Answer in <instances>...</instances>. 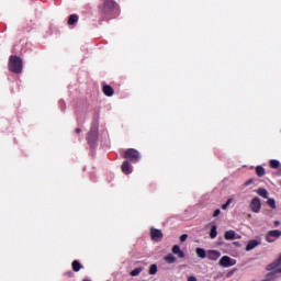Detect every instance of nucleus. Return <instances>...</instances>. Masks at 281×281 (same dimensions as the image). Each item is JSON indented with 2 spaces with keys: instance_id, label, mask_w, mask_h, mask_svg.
Listing matches in <instances>:
<instances>
[{
  "instance_id": "aec40b11",
  "label": "nucleus",
  "mask_w": 281,
  "mask_h": 281,
  "mask_svg": "<svg viewBox=\"0 0 281 281\" xmlns=\"http://www.w3.org/2000/svg\"><path fill=\"white\" fill-rule=\"evenodd\" d=\"M71 267H72V271H76V272L82 269V265L78 260H74L71 263Z\"/></svg>"
},
{
  "instance_id": "423d86ee",
  "label": "nucleus",
  "mask_w": 281,
  "mask_h": 281,
  "mask_svg": "<svg viewBox=\"0 0 281 281\" xmlns=\"http://www.w3.org/2000/svg\"><path fill=\"white\" fill-rule=\"evenodd\" d=\"M280 236H281L280 229L269 231L268 234L266 235V240L267 243H276V239L280 238Z\"/></svg>"
},
{
  "instance_id": "ddd939ff",
  "label": "nucleus",
  "mask_w": 281,
  "mask_h": 281,
  "mask_svg": "<svg viewBox=\"0 0 281 281\" xmlns=\"http://www.w3.org/2000/svg\"><path fill=\"white\" fill-rule=\"evenodd\" d=\"M95 137H98V127H92L88 136V142L91 144Z\"/></svg>"
},
{
  "instance_id": "a211bd4d",
  "label": "nucleus",
  "mask_w": 281,
  "mask_h": 281,
  "mask_svg": "<svg viewBox=\"0 0 281 281\" xmlns=\"http://www.w3.org/2000/svg\"><path fill=\"white\" fill-rule=\"evenodd\" d=\"M165 262H167L168 265H175V262H177V258L172 256V254L167 255L164 258Z\"/></svg>"
},
{
  "instance_id": "7c9ffc66",
  "label": "nucleus",
  "mask_w": 281,
  "mask_h": 281,
  "mask_svg": "<svg viewBox=\"0 0 281 281\" xmlns=\"http://www.w3.org/2000/svg\"><path fill=\"white\" fill-rule=\"evenodd\" d=\"M188 281H198V279H196V277L191 276V277L188 278Z\"/></svg>"
},
{
  "instance_id": "0eeeda50",
  "label": "nucleus",
  "mask_w": 281,
  "mask_h": 281,
  "mask_svg": "<svg viewBox=\"0 0 281 281\" xmlns=\"http://www.w3.org/2000/svg\"><path fill=\"white\" fill-rule=\"evenodd\" d=\"M150 236L154 243H161V240L164 239V233H161V229L151 228Z\"/></svg>"
},
{
  "instance_id": "c756f323",
  "label": "nucleus",
  "mask_w": 281,
  "mask_h": 281,
  "mask_svg": "<svg viewBox=\"0 0 281 281\" xmlns=\"http://www.w3.org/2000/svg\"><path fill=\"white\" fill-rule=\"evenodd\" d=\"M251 183H254V180H252V179L246 181V182L244 183V186H245V188H247V186H251Z\"/></svg>"
},
{
  "instance_id": "dca6fc26",
  "label": "nucleus",
  "mask_w": 281,
  "mask_h": 281,
  "mask_svg": "<svg viewBox=\"0 0 281 281\" xmlns=\"http://www.w3.org/2000/svg\"><path fill=\"white\" fill-rule=\"evenodd\" d=\"M224 238L226 240H234L236 238V232L235 231H227L225 234H224Z\"/></svg>"
},
{
  "instance_id": "f257e3e1",
  "label": "nucleus",
  "mask_w": 281,
  "mask_h": 281,
  "mask_svg": "<svg viewBox=\"0 0 281 281\" xmlns=\"http://www.w3.org/2000/svg\"><path fill=\"white\" fill-rule=\"evenodd\" d=\"M9 69L13 74H21V71H23V59L12 55L9 59Z\"/></svg>"
},
{
  "instance_id": "cd10ccee",
  "label": "nucleus",
  "mask_w": 281,
  "mask_h": 281,
  "mask_svg": "<svg viewBox=\"0 0 281 281\" xmlns=\"http://www.w3.org/2000/svg\"><path fill=\"white\" fill-rule=\"evenodd\" d=\"M188 240V234H183L180 236V243H186Z\"/></svg>"
},
{
  "instance_id": "2eb2a0df",
  "label": "nucleus",
  "mask_w": 281,
  "mask_h": 281,
  "mask_svg": "<svg viewBox=\"0 0 281 281\" xmlns=\"http://www.w3.org/2000/svg\"><path fill=\"white\" fill-rule=\"evenodd\" d=\"M195 254H196L198 258H201L202 260L207 258V251H205V249H203V248H196Z\"/></svg>"
},
{
  "instance_id": "9b49d317",
  "label": "nucleus",
  "mask_w": 281,
  "mask_h": 281,
  "mask_svg": "<svg viewBox=\"0 0 281 281\" xmlns=\"http://www.w3.org/2000/svg\"><path fill=\"white\" fill-rule=\"evenodd\" d=\"M258 245H260V240L251 239L250 241H248V244L246 246V251H251L252 249H256V247H258Z\"/></svg>"
},
{
  "instance_id": "4be33fe9",
  "label": "nucleus",
  "mask_w": 281,
  "mask_h": 281,
  "mask_svg": "<svg viewBox=\"0 0 281 281\" xmlns=\"http://www.w3.org/2000/svg\"><path fill=\"white\" fill-rule=\"evenodd\" d=\"M142 271H144V268H140V267L136 268L130 272V276H132L133 278H136V276H139V273H142Z\"/></svg>"
},
{
  "instance_id": "f3484780",
  "label": "nucleus",
  "mask_w": 281,
  "mask_h": 281,
  "mask_svg": "<svg viewBox=\"0 0 281 281\" xmlns=\"http://www.w3.org/2000/svg\"><path fill=\"white\" fill-rule=\"evenodd\" d=\"M103 93L108 98H111L113 95V93H114L113 88L111 86H104L103 87Z\"/></svg>"
},
{
  "instance_id": "393cba45",
  "label": "nucleus",
  "mask_w": 281,
  "mask_h": 281,
  "mask_svg": "<svg viewBox=\"0 0 281 281\" xmlns=\"http://www.w3.org/2000/svg\"><path fill=\"white\" fill-rule=\"evenodd\" d=\"M270 168H273L274 170H278V168H280V161L270 160Z\"/></svg>"
},
{
  "instance_id": "9d476101",
  "label": "nucleus",
  "mask_w": 281,
  "mask_h": 281,
  "mask_svg": "<svg viewBox=\"0 0 281 281\" xmlns=\"http://www.w3.org/2000/svg\"><path fill=\"white\" fill-rule=\"evenodd\" d=\"M121 170L122 172H124V175H131L133 172V169L131 168V164L128 162V160H125L122 164Z\"/></svg>"
},
{
  "instance_id": "f704fd0d",
  "label": "nucleus",
  "mask_w": 281,
  "mask_h": 281,
  "mask_svg": "<svg viewBox=\"0 0 281 281\" xmlns=\"http://www.w3.org/2000/svg\"><path fill=\"white\" fill-rule=\"evenodd\" d=\"M83 281H91V280H83Z\"/></svg>"
},
{
  "instance_id": "5701e85b",
  "label": "nucleus",
  "mask_w": 281,
  "mask_h": 281,
  "mask_svg": "<svg viewBox=\"0 0 281 281\" xmlns=\"http://www.w3.org/2000/svg\"><path fill=\"white\" fill-rule=\"evenodd\" d=\"M267 205H269V207H271V210H276V199H273V198L268 199Z\"/></svg>"
},
{
  "instance_id": "bb28decb",
  "label": "nucleus",
  "mask_w": 281,
  "mask_h": 281,
  "mask_svg": "<svg viewBox=\"0 0 281 281\" xmlns=\"http://www.w3.org/2000/svg\"><path fill=\"white\" fill-rule=\"evenodd\" d=\"M234 199H228L225 204L222 205V210H227L232 205Z\"/></svg>"
},
{
  "instance_id": "473e14b6",
  "label": "nucleus",
  "mask_w": 281,
  "mask_h": 281,
  "mask_svg": "<svg viewBox=\"0 0 281 281\" xmlns=\"http://www.w3.org/2000/svg\"><path fill=\"white\" fill-rule=\"evenodd\" d=\"M81 132V130L80 128H76V133H80Z\"/></svg>"
},
{
  "instance_id": "39448f33",
  "label": "nucleus",
  "mask_w": 281,
  "mask_h": 281,
  "mask_svg": "<svg viewBox=\"0 0 281 281\" xmlns=\"http://www.w3.org/2000/svg\"><path fill=\"white\" fill-rule=\"evenodd\" d=\"M220 267H224L225 269L229 267H234L236 265V259L231 258L229 256H223L218 262Z\"/></svg>"
},
{
  "instance_id": "412c9836",
  "label": "nucleus",
  "mask_w": 281,
  "mask_h": 281,
  "mask_svg": "<svg viewBox=\"0 0 281 281\" xmlns=\"http://www.w3.org/2000/svg\"><path fill=\"white\" fill-rule=\"evenodd\" d=\"M78 23V15L71 14L68 19V25H76Z\"/></svg>"
},
{
  "instance_id": "6ab92c4d",
  "label": "nucleus",
  "mask_w": 281,
  "mask_h": 281,
  "mask_svg": "<svg viewBox=\"0 0 281 281\" xmlns=\"http://www.w3.org/2000/svg\"><path fill=\"white\" fill-rule=\"evenodd\" d=\"M218 227L216 225H213L210 231V238L214 239L216 236H218Z\"/></svg>"
},
{
  "instance_id": "f8f14e48",
  "label": "nucleus",
  "mask_w": 281,
  "mask_h": 281,
  "mask_svg": "<svg viewBox=\"0 0 281 281\" xmlns=\"http://www.w3.org/2000/svg\"><path fill=\"white\" fill-rule=\"evenodd\" d=\"M104 8H105L106 10L112 11V10H115V9L117 8V4H116L115 1H113V0H105V1H104Z\"/></svg>"
},
{
  "instance_id": "1a4fd4ad",
  "label": "nucleus",
  "mask_w": 281,
  "mask_h": 281,
  "mask_svg": "<svg viewBox=\"0 0 281 281\" xmlns=\"http://www.w3.org/2000/svg\"><path fill=\"white\" fill-rule=\"evenodd\" d=\"M171 251L175 256H178V258H186V252L181 250V247L179 245H175Z\"/></svg>"
},
{
  "instance_id": "6e6552de",
  "label": "nucleus",
  "mask_w": 281,
  "mask_h": 281,
  "mask_svg": "<svg viewBox=\"0 0 281 281\" xmlns=\"http://www.w3.org/2000/svg\"><path fill=\"white\" fill-rule=\"evenodd\" d=\"M206 258H209V260L216 261V260H218V258H221V251H218V250H207L206 251Z\"/></svg>"
},
{
  "instance_id": "f03ea898",
  "label": "nucleus",
  "mask_w": 281,
  "mask_h": 281,
  "mask_svg": "<svg viewBox=\"0 0 281 281\" xmlns=\"http://www.w3.org/2000/svg\"><path fill=\"white\" fill-rule=\"evenodd\" d=\"M125 159H130L132 164H137V161L140 159L139 151L133 148L127 149L125 151Z\"/></svg>"
},
{
  "instance_id": "c85d7f7f",
  "label": "nucleus",
  "mask_w": 281,
  "mask_h": 281,
  "mask_svg": "<svg viewBox=\"0 0 281 281\" xmlns=\"http://www.w3.org/2000/svg\"><path fill=\"white\" fill-rule=\"evenodd\" d=\"M220 214H221V211L216 209L213 213V218H216V216H218Z\"/></svg>"
},
{
  "instance_id": "4468645a",
  "label": "nucleus",
  "mask_w": 281,
  "mask_h": 281,
  "mask_svg": "<svg viewBox=\"0 0 281 281\" xmlns=\"http://www.w3.org/2000/svg\"><path fill=\"white\" fill-rule=\"evenodd\" d=\"M257 194L259 195V196H261L262 199H269V191H267V189H265V188H259V189H257Z\"/></svg>"
},
{
  "instance_id": "2f4dec72",
  "label": "nucleus",
  "mask_w": 281,
  "mask_h": 281,
  "mask_svg": "<svg viewBox=\"0 0 281 281\" xmlns=\"http://www.w3.org/2000/svg\"><path fill=\"white\" fill-rule=\"evenodd\" d=\"M279 225H280V221H276V222H274V226H276V227H279Z\"/></svg>"
},
{
  "instance_id": "b1692460",
  "label": "nucleus",
  "mask_w": 281,
  "mask_h": 281,
  "mask_svg": "<svg viewBox=\"0 0 281 281\" xmlns=\"http://www.w3.org/2000/svg\"><path fill=\"white\" fill-rule=\"evenodd\" d=\"M148 273H149V276H156V273H157V265L153 263V265L149 267Z\"/></svg>"
},
{
  "instance_id": "72a5a7b5",
  "label": "nucleus",
  "mask_w": 281,
  "mask_h": 281,
  "mask_svg": "<svg viewBox=\"0 0 281 281\" xmlns=\"http://www.w3.org/2000/svg\"><path fill=\"white\" fill-rule=\"evenodd\" d=\"M68 276H69V277L74 276V272H69Z\"/></svg>"
},
{
  "instance_id": "20e7f679",
  "label": "nucleus",
  "mask_w": 281,
  "mask_h": 281,
  "mask_svg": "<svg viewBox=\"0 0 281 281\" xmlns=\"http://www.w3.org/2000/svg\"><path fill=\"white\" fill-rule=\"evenodd\" d=\"M249 210L255 214H259L260 210H262V202L260 201V198L256 196L250 201Z\"/></svg>"
},
{
  "instance_id": "7ed1b4c3",
  "label": "nucleus",
  "mask_w": 281,
  "mask_h": 281,
  "mask_svg": "<svg viewBox=\"0 0 281 281\" xmlns=\"http://www.w3.org/2000/svg\"><path fill=\"white\" fill-rule=\"evenodd\" d=\"M269 270L272 272L268 273L263 281H274L278 280V278H280L281 267L272 268L270 263Z\"/></svg>"
},
{
  "instance_id": "a878e982",
  "label": "nucleus",
  "mask_w": 281,
  "mask_h": 281,
  "mask_svg": "<svg viewBox=\"0 0 281 281\" xmlns=\"http://www.w3.org/2000/svg\"><path fill=\"white\" fill-rule=\"evenodd\" d=\"M256 172L259 177H265V169L262 168V166H257Z\"/></svg>"
}]
</instances>
